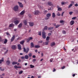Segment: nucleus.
<instances>
[{"label": "nucleus", "instance_id": "obj_1", "mask_svg": "<svg viewBox=\"0 0 78 78\" xmlns=\"http://www.w3.org/2000/svg\"><path fill=\"white\" fill-rule=\"evenodd\" d=\"M23 51L24 52L26 53H28L30 50V48H27L26 49L25 48H23Z\"/></svg>", "mask_w": 78, "mask_h": 78}, {"label": "nucleus", "instance_id": "obj_2", "mask_svg": "<svg viewBox=\"0 0 78 78\" xmlns=\"http://www.w3.org/2000/svg\"><path fill=\"white\" fill-rule=\"evenodd\" d=\"M46 33L45 32H42V37L43 39H46Z\"/></svg>", "mask_w": 78, "mask_h": 78}, {"label": "nucleus", "instance_id": "obj_3", "mask_svg": "<svg viewBox=\"0 0 78 78\" xmlns=\"http://www.w3.org/2000/svg\"><path fill=\"white\" fill-rule=\"evenodd\" d=\"M18 8L19 6L18 5H16L14 7L13 9L15 11H17L18 10Z\"/></svg>", "mask_w": 78, "mask_h": 78}, {"label": "nucleus", "instance_id": "obj_4", "mask_svg": "<svg viewBox=\"0 0 78 78\" xmlns=\"http://www.w3.org/2000/svg\"><path fill=\"white\" fill-rule=\"evenodd\" d=\"M20 22V20H17L14 21V23H15V25H17Z\"/></svg>", "mask_w": 78, "mask_h": 78}, {"label": "nucleus", "instance_id": "obj_5", "mask_svg": "<svg viewBox=\"0 0 78 78\" xmlns=\"http://www.w3.org/2000/svg\"><path fill=\"white\" fill-rule=\"evenodd\" d=\"M18 3L19 4V6H20V8H23V5L22 4V3L20 2H18Z\"/></svg>", "mask_w": 78, "mask_h": 78}, {"label": "nucleus", "instance_id": "obj_6", "mask_svg": "<svg viewBox=\"0 0 78 78\" xmlns=\"http://www.w3.org/2000/svg\"><path fill=\"white\" fill-rule=\"evenodd\" d=\"M11 48L13 50H15L17 48V46L16 45H13L11 47Z\"/></svg>", "mask_w": 78, "mask_h": 78}, {"label": "nucleus", "instance_id": "obj_7", "mask_svg": "<svg viewBox=\"0 0 78 78\" xmlns=\"http://www.w3.org/2000/svg\"><path fill=\"white\" fill-rule=\"evenodd\" d=\"M14 39H15V35H13L11 39V41L12 42L13 41H14Z\"/></svg>", "mask_w": 78, "mask_h": 78}, {"label": "nucleus", "instance_id": "obj_8", "mask_svg": "<svg viewBox=\"0 0 78 78\" xmlns=\"http://www.w3.org/2000/svg\"><path fill=\"white\" fill-rule=\"evenodd\" d=\"M39 13V11L38 10H37L36 11H35L34 12V15H38Z\"/></svg>", "mask_w": 78, "mask_h": 78}, {"label": "nucleus", "instance_id": "obj_9", "mask_svg": "<svg viewBox=\"0 0 78 78\" xmlns=\"http://www.w3.org/2000/svg\"><path fill=\"white\" fill-rule=\"evenodd\" d=\"M17 47H18V50H21L22 48H21V45H20V44H18Z\"/></svg>", "mask_w": 78, "mask_h": 78}, {"label": "nucleus", "instance_id": "obj_10", "mask_svg": "<svg viewBox=\"0 0 78 78\" xmlns=\"http://www.w3.org/2000/svg\"><path fill=\"white\" fill-rule=\"evenodd\" d=\"M55 42H53L51 43V47H53V46H55Z\"/></svg>", "mask_w": 78, "mask_h": 78}, {"label": "nucleus", "instance_id": "obj_11", "mask_svg": "<svg viewBox=\"0 0 78 78\" xmlns=\"http://www.w3.org/2000/svg\"><path fill=\"white\" fill-rule=\"evenodd\" d=\"M74 23H75V22L74 21H71L70 22V25H73L74 24Z\"/></svg>", "mask_w": 78, "mask_h": 78}, {"label": "nucleus", "instance_id": "obj_12", "mask_svg": "<svg viewBox=\"0 0 78 78\" xmlns=\"http://www.w3.org/2000/svg\"><path fill=\"white\" fill-rule=\"evenodd\" d=\"M29 23L30 27H33L34 26V23Z\"/></svg>", "mask_w": 78, "mask_h": 78}, {"label": "nucleus", "instance_id": "obj_13", "mask_svg": "<svg viewBox=\"0 0 78 78\" xmlns=\"http://www.w3.org/2000/svg\"><path fill=\"white\" fill-rule=\"evenodd\" d=\"M25 10H23L20 13V14L21 15H23V14H24V13H25Z\"/></svg>", "mask_w": 78, "mask_h": 78}, {"label": "nucleus", "instance_id": "obj_14", "mask_svg": "<svg viewBox=\"0 0 78 78\" xmlns=\"http://www.w3.org/2000/svg\"><path fill=\"white\" fill-rule=\"evenodd\" d=\"M30 45H31V48H33L34 47V44L32 42L31 43H30Z\"/></svg>", "mask_w": 78, "mask_h": 78}, {"label": "nucleus", "instance_id": "obj_15", "mask_svg": "<svg viewBox=\"0 0 78 78\" xmlns=\"http://www.w3.org/2000/svg\"><path fill=\"white\" fill-rule=\"evenodd\" d=\"M4 61V58H2L1 60H0V64L2 63V62Z\"/></svg>", "mask_w": 78, "mask_h": 78}, {"label": "nucleus", "instance_id": "obj_16", "mask_svg": "<svg viewBox=\"0 0 78 78\" xmlns=\"http://www.w3.org/2000/svg\"><path fill=\"white\" fill-rule=\"evenodd\" d=\"M46 16L47 17H50V16H51V13H48L47 14Z\"/></svg>", "mask_w": 78, "mask_h": 78}, {"label": "nucleus", "instance_id": "obj_17", "mask_svg": "<svg viewBox=\"0 0 78 78\" xmlns=\"http://www.w3.org/2000/svg\"><path fill=\"white\" fill-rule=\"evenodd\" d=\"M22 27V23H20L18 26V28H21Z\"/></svg>", "mask_w": 78, "mask_h": 78}, {"label": "nucleus", "instance_id": "obj_18", "mask_svg": "<svg viewBox=\"0 0 78 78\" xmlns=\"http://www.w3.org/2000/svg\"><path fill=\"white\" fill-rule=\"evenodd\" d=\"M23 22L25 25H27V21L26 20H25Z\"/></svg>", "mask_w": 78, "mask_h": 78}, {"label": "nucleus", "instance_id": "obj_19", "mask_svg": "<svg viewBox=\"0 0 78 78\" xmlns=\"http://www.w3.org/2000/svg\"><path fill=\"white\" fill-rule=\"evenodd\" d=\"M14 24L13 23H11L10 24V25L9 26V27H14Z\"/></svg>", "mask_w": 78, "mask_h": 78}, {"label": "nucleus", "instance_id": "obj_20", "mask_svg": "<svg viewBox=\"0 0 78 78\" xmlns=\"http://www.w3.org/2000/svg\"><path fill=\"white\" fill-rule=\"evenodd\" d=\"M34 47L36 48H40L41 47L39 45H36Z\"/></svg>", "mask_w": 78, "mask_h": 78}, {"label": "nucleus", "instance_id": "obj_21", "mask_svg": "<svg viewBox=\"0 0 78 78\" xmlns=\"http://www.w3.org/2000/svg\"><path fill=\"white\" fill-rule=\"evenodd\" d=\"M56 16V15H55V13L54 12L52 13V17H53V18H55Z\"/></svg>", "mask_w": 78, "mask_h": 78}, {"label": "nucleus", "instance_id": "obj_22", "mask_svg": "<svg viewBox=\"0 0 78 78\" xmlns=\"http://www.w3.org/2000/svg\"><path fill=\"white\" fill-rule=\"evenodd\" d=\"M13 20H18V18L17 17H14L12 18Z\"/></svg>", "mask_w": 78, "mask_h": 78}, {"label": "nucleus", "instance_id": "obj_23", "mask_svg": "<svg viewBox=\"0 0 78 78\" xmlns=\"http://www.w3.org/2000/svg\"><path fill=\"white\" fill-rule=\"evenodd\" d=\"M28 58H29V56H28V55H25L24 57V58L25 59H28Z\"/></svg>", "mask_w": 78, "mask_h": 78}, {"label": "nucleus", "instance_id": "obj_24", "mask_svg": "<svg viewBox=\"0 0 78 78\" xmlns=\"http://www.w3.org/2000/svg\"><path fill=\"white\" fill-rule=\"evenodd\" d=\"M53 29V27H49L48 28V30H52Z\"/></svg>", "mask_w": 78, "mask_h": 78}, {"label": "nucleus", "instance_id": "obj_25", "mask_svg": "<svg viewBox=\"0 0 78 78\" xmlns=\"http://www.w3.org/2000/svg\"><path fill=\"white\" fill-rule=\"evenodd\" d=\"M24 42H25V41H24L23 40L21 41L20 42V43L21 45H23L24 44Z\"/></svg>", "mask_w": 78, "mask_h": 78}, {"label": "nucleus", "instance_id": "obj_26", "mask_svg": "<svg viewBox=\"0 0 78 78\" xmlns=\"http://www.w3.org/2000/svg\"><path fill=\"white\" fill-rule=\"evenodd\" d=\"M47 26H45L44 27V29L43 30V31H44L45 30H47Z\"/></svg>", "mask_w": 78, "mask_h": 78}, {"label": "nucleus", "instance_id": "obj_27", "mask_svg": "<svg viewBox=\"0 0 78 78\" xmlns=\"http://www.w3.org/2000/svg\"><path fill=\"white\" fill-rule=\"evenodd\" d=\"M67 3L66 2H61V5H66Z\"/></svg>", "mask_w": 78, "mask_h": 78}, {"label": "nucleus", "instance_id": "obj_28", "mask_svg": "<svg viewBox=\"0 0 78 78\" xmlns=\"http://www.w3.org/2000/svg\"><path fill=\"white\" fill-rule=\"evenodd\" d=\"M6 63L7 64V65H9L10 63V61H7L6 62Z\"/></svg>", "mask_w": 78, "mask_h": 78}, {"label": "nucleus", "instance_id": "obj_29", "mask_svg": "<svg viewBox=\"0 0 78 78\" xmlns=\"http://www.w3.org/2000/svg\"><path fill=\"white\" fill-rule=\"evenodd\" d=\"M33 54L32 53H30L28 55V56H29V57H31L32 56V55Z\"/></svg>", "mask_w": 78, "mask_h": 78}, {"label": "nucleus", "instance_id": "obj_30", "mask_svg": "<svg viewBox=\"0 0 78 78\" xmlns=\"http://www.w3.org/2000/svg\"><path fill=\"white\" fill-rule=\"evenodd\" d=\"M12 64L13 65H15L16 64H17V62H12Z\"/></svg>", "mask_w": 78, "mask_h": 78}, {"label": "nucleus", "instance_id": "obj_31", "mask_svg": "<svg viewBox=\"0 0 78 78\" xmlns=\"http://www.w3.org/2000/svg\"><path fill=\"white\" fill-rule=\"evenodd\" d=\"M0 70L1 71H2V72H3L4 70H5V69H2V68L1 67H0Z\"/></svg>", "mask_w": 78, "mask_h": 78}, {"label": "nucleus", "instance_id": "obj_32", "mask_svg": "<svg viewBox=\"0 0 78 78\" xmlns=\"http://www.w3.org/2000/svg\"><path fill=\"white\" fill-rule=\"evenodd\" d=\"M7 42H8V40L6 39H5L4 41V43L5 44H6V43H7Z\"/></svg>", "mask_w": 78, "mask_h": 78}, {"label": "nucleus", "instance_id": "obj_33", "mask_svg": "<svg viewBox=\"0 0 78 78\" xmlns=\"http://www.w3.org/2000/svg\"><path fill=\"white\" fill-rule=\"evenodd\" d=\"M48 5L49 6H51V2H48Z\"/></svg>", "mask_w": 78, "mask_h": 78}, {"label": "nucleus", "instance_id": "obj_34", "mask_svg": "<svg viewBox=\"0 0 78 78\" xmlns=\"http://www.w3.org/2000/svg\"><path fill=\"white\" fill-rule=\"evenodd\" d=\"M30 68H33L34 67V66L33 65H30Z\"/></svg>", "mask_w": 78, "mask_h": 78}, {"label": "nucleus", "instance_id": "obj_35", "mask_svg": "<svg viewBox=\"0 0 78 78\" xmlns=\"http://www.w3.org/2000/svg\"><path fill=\"white\" fill-rule=\"evenodd\" d=\"M58 10L59 11H62V9L60 7L58 9Z\"/></svg>", "mask_w": 78, "mask_h": 78}, {"label": "nucleus", "instance_id": "obj_36", "mask_svg": "<svg viewBox=\"0 0 78 78\" xmlns=\"http://www.w3.org/2000/svg\"><path fill=\"white\" fill-rule=\"evenodd\" d=\"M73 6V4H71L68 6V8H70V7H72V6Z\"/></svg>", "mask_w": 78, "mask_h": 78}, {"label": "nucleus", "instance_id": "obj_37", "mask_svg": "<svg viewBox=\"0 0 78 78\" xmlns=\"http://www.w3.org/2000/svg\"><path fill=\"white\" fill-rule=\"evenodd\" d=\"M62 33L64 34H66V31H65L64 30H63Z\"/></svg>", "mask_w": 78, "mask_h": 78}, {"label": "nucleus", "instance_id": "obj_38", "mask_svg": "<svg viewBox=\"0 0 78 78\" xmlns=\"http://www.w3.org/2000/svg\"><path fill=\"white\" fill-rule=\"evenodd\" d=\"M59 27H60V25H57L55 26V28H59Z\"/></svg>", "mask_w": 78, "mask_h": 78}, {"label": "nucleus", "instance_id": "obj_39", "mask_svg": "<svg viewBox=\"0 0 78 78\" xmlns=\"http://www.w3.org/2000/svg\"><path fill=\"white\" fill-rule=\"evenodd\" d=\"M47 11L45 10L44 11V14H47Z\"/></svg>", "mask_w": 78, "mask_h": 78}, {"label": "nucleus", "instance_id": "obj_40", "mask_svg": "<svg viewBox=\"0 0 78 78\" xmlns=\"http://www.w3.org/2000/svg\"><path fill=\"white\" fill-rule=\"evenodd\" d=\"M22 39V37H19L18 38H17V40L18 41V40H20Z\"/></svg>", "mask_w": 78, "mask_h": 78}, {"label": "nucleus", "instance_id": "obj_41", "mask_svg": "<svg viewBox=\"0 0 78 78\" xmlns=\"http://www.w3.org/2000/svg\"><path fill=\"white\" fill-rule=\"evenodd\" d=\"M50 39V37L48 36L47 37L46 40H49Z\"/></svg>", "mask_w": 78, "mask_h": 78}, {"label": "nucleus", "instance_id": "obj_42", "mask_svg": "<svg viewBox=\"0 0 78 78\" xmlns=\"http://www.w3.org/2000/svg\"><path fill=\"white\" fill-rule=\"evenodd\" d=\"M23 73V71H20L19 72V74H22Z\"/></svg>", "mask_w": 78, "mask_h": 78}, {"label": "nucleus", "instance_id": "obj_43", "mask_svg": "<svg viewBox=\"0 0 78 78\" xmlns=\"http://www.w3.org/2000/svg\"><path fill=\"white\" fill-rule=\"evenodd\" d=\"M38 35L41 36V31L38 32Z\"/></svg>", "mask_w": 78, "mask_h": 78}, {"label": "nucleus", "instance_id": "obj_44", "mask_svg": "<svg viewBox=\"0 0 78 78\" xmlns=\"http://www.w3.org/2000/svg\"><path fill=\"white\" fill-rule=\"evenodd\" d=\"M30 40H29V38L27 39V42H30Z\"/></svg>", "mask_w": 78, "mask_h": 78}, {"label": "nucleus", "instance_id": "obj_45", "mask_svg": "<svg viewBox=\"0 0 78 78\" xmlns=\"http://www.w3.org/2000/svg\"><path fill=\"white\" fill-rule=\"evenodd\" d=\"M73 13V12H69V14L70 15H72V14Z\"/></svg>", "mask_w": 78, "mask_h": 78}, {"label": "nucleus", "instance_id": "obj_46", "mask_svg": "<svg viewBox=\"0 0 78 78\" xmlns=\"http://www.w3.org/2000/svg\"><path fill=\"white\" fill-rule=\"evenodd\" d=\"M57 15L58 16H61V14H60L58 12L57 14Z\"/></svg>", "mask_w": 78, "mask_h": 78}, {"label": "nucleus", "instance_id": "obj_47", "mask_svg": "<svg viewBox=\"0 0 78 78\" xmlns=\"http://www.w3.org/2000/svg\"><path fill=\"white\" fill-rule=\"evenodd\" d=\"M76 17H73L72 18V19H73V20H75V19H76Z\"/></svg>", "mask_w": 78, "mask_h": 78}, {"label": "nucleus", "instance_id": "obj_48", "mask_svg": "<svg viewBox=\"0 0 78 78\" xmlns=\"http://www.w3.org/2000/svg\"><path fill=\"white\" fill-rule=\"evenodd\" d=\"M28 39H29V40L30 41V40H31L33 39V37H29Z\"/></svg>", "mask_w": 78, "mask_h": 78}, {"label": "nucleus", "instance_id": "obj_49", "mask_svg": "<svg viewBox=\"0 0 78 78\" xmlns=\"http://www.w3.org/2000/svg\"><path fill=\"white\" fill-rule=\"evenodd\" d=\"M6 34L8 36H10V34H9V33H8V32L6 33Z\"/></svg>", "mask_w": 78, "mask_h": 78}, {"label": "nucleus", "instance_id": "obj_50", "mask_svg": "<svg viewBox=\"0 0 78 78\" xmlns=\"http://www.w3.org/2000/svg\"><path fill=\"white\" fill-rule=\"evenodd\" d=\"M14 67L15 69H17L18 66H16L15 65L14 66Z\"/></svg>", "mask_w": 78, "mask_h": 78}, {"label": "nucleus", "instance_id": "obj_51", "mask_svg": "<svg viewBox=\"0 0 78 78\" xmlns=\"http://www.w3.org/2000/svg\"><path fill=\"white\" fill-rule=\"evenodd\" d=\"M64 22V21L63 20H61L60 21V23H63Z\"/></svg>", "mask_w": 78, "mask_h": 78}, {"label": "nucleus", "instance_id": "obj_52", "mask_svg": "<svg viewBox=\"0 0 78 78\" xmlns=\"http://www.w3.org/2000/svg\"><path fill=\"white\" fill-rule=\"evenodd\" d=\"M8 30V28H6L5 29H4V31H6V30Z\"/></svg>", "mask_w": 78, "mask_h": 78}, {"label": "nucleus", "instance_id": "obj_53", "mask_svg": "<svg viewBox=\"0 0 78 78\" xmlns=\"http://www.w3.org/2000/svg\"><path fill=\"white\" fill-rule=\"evenodd\" d=\"M65 68V66H63V67H62V69H64Z\"/></svg>", "mask_w": 78, "mask_h": 78}, {"label": "nucleus", "instance_id": "obj_54", "mask_svg": "<svg viewBox=\"0 0 78 78\" xmlns=\"http://www.w3.org/2000/svg\"><path fill=\"white\" fill-rule=\"evenodd\" d=\"M75 6H76V7L78 6V4H77V3L75 5Z\"/></svg>", "mask_w": 78, "mask_h": 78}, {"label": "nucleus", "instance_id": "obj_55", "mask_svg": "<svg viewBox=\"0 0 78 78\" xmlns=\"http://www.w3.org/2000/svg\"><path fill=\"white\" fill-rule=\"evenodd\" d=\"M64 12H63L62 13V15L61 16H63V15H64Z\"/></svg>", "mask_w": 78, "mask_h": 78}, {"label": "nucleus", "instance_id": "obj_56", "mask_svg": "<svg viewBox=\"0 0 78 78\" xmlns=\"http://www.w3.org/2000/svg\"><path fill=\"white\" fill-rule=\"evenodd\" d=\"M53 72H55V71H56V69H55V68H54L53 69Z\"/></svg>", "mask_w": 78, "mask_h": 78}, {"label": "nucleus", "instance_id": "obj_57", "mask_svg": "<svg viewBox=\"0 0 78 78\" xmlns=\"http://www.w3.org/2000/svg\"><path fill=\"white\" fill-rule=\"evenodd\" d=\"M32 57L33 58H36V56L34 55Z\"/></svg>", "mask_w": 78, "mask_h": 78}, {"label": "nucleus", "instance_id": "obj_58", "mask_svg": "<svg viewBox=\"0 0 78 78\" xmlns=\"http://www.w3.org/2000/svg\"><path fill=\"white\" fill-rule=\"evenodd\" d=\"M36 61V59H34L33 60V62H34Z\"/></svg>", "mask_w": 78, "mask_h": 78}, {"label": "nucleus", "instance_id": "obj_59", "mask_svg": "<svg viewBox=\"0 0 78 78\" xmlns=\"http://www.w3.org/2000/svg\"><path fill=\"white\" fill-rule=\"evenodd\" d=\"M48 43H47V42H45V45H48Z\"/></svg>", "mask_w": 78, "mask_h": 78}, {"label": "nucleus", "instance_id": "obj_60", "mask_svg": "<svg viewBox=\"0 0 78 78\" xmlns=\"http://www.w3.org/2000/svg\"><path fill=\"white\" fill-rule=\"evenodd\" d=\"M21 59H23L25 58V57H24V56H22L21 57Z\"/></svg>", "mask_w": 78, "mask_h": 78}, {"label": "nucleus", "instance_id": "obj_61", "mask_svg": "<svg viewBox=\"0 0 78 78\" xmlns=\"http://www.w3.org/2000/svg\"><path fill=\"white\" fill-rule=\"evenodd\" d=\"M8 50H7L5 52V54L7 53H8Z\"/></svg>", "mask_w": 78, "mask_h": 78}, {"label": "nucleus", "instance_id": "obj_62", "mask_svg": "<svg viewBox=\"0 0 78 78\" xmlns=\"http://www.w3.org/2000/svg\"><path fill=\"white\" fill-rule=\"evenodd\" d=\"M39 43H40L41 44V43H42V41H39Z\"/></svg>", "mask_w": 78, "mask_h": 78}, {"label": "nucleus", "instance_id": "obj_63", "mask_svg": "<svg viewBox=\"0 0 78 78\" xmlns=\"http://www.w3.org/2000/svg\"><path fill=\"white\" fill-rule=\"evenodd\" d=\"M2 40V37H0V42H1Z\"/></svg>", "mask_w": 78, "mask_h": 78}, {"label": "nucleus", "instance_id": "obj_64", "mask_svg": "<svg viewBox=\"0 0 78 78\" xmlns=\"http://www.w3.org/2000/svg\"><path fill=\"white\" fill-rule=\"evenodd\" d=\"M18 62H21V60H20V59H19Z\"/></svg>", "mask_w": 78, "mask_h": 78}]
</instances>
